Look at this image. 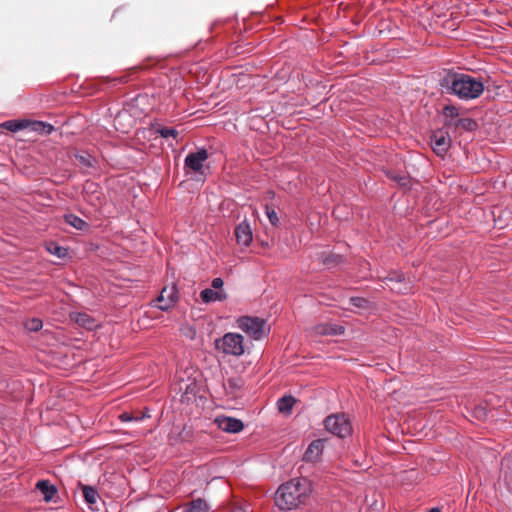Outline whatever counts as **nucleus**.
Instances as JSON below:
<instances>
[{
  "instance_id": "obj_25",
  "label": "nucleus",
  "mask_w": 512,
  "mask_h": 512,
  "mask_svg": "<svg viewBox=\"0 0 512 512\" xmlns=\"http://www.w3.org/2000/svg\"><path fill=\"white\" fill-rule=\"evenodd\" d=\"M30 125L29 121L23 120H9L2 124L4 128H6L9 131L12 132H18L20 130H23L24 128L28 127Z\"/></svg>"
},
{
  "instance_id": "obj_11",
  "label": "nucleus",
  "mask_w": 512,
  "mask_h": 512,
  "mask_svg": "<svg viewBox=\"0 0 512 512\" xmlns=\"http://www.w3.org/2000/svg\"><path fill=\"white\" fill-rule=\"evenodd\" d=\"M216 422L221 430L228 433H239L244 428L241 420L232 417H218Z\"/></svg>"
},
{
  "instance_id": "obj_15",
  "label": "nucleus",
  "mask_w": 512,
  "mask_h": 512,
  "mask_svg": "<svg viewBox=\"0 0 512 512\" xmlns=\"http://www.w3.org/2000/svg\"><path fill=\"white\" fill-rule=\"evenodd\" d=\"M72 319L79 326L84 327L88 330H93L98 326L96 320L85 312H77L72 314Z\"/></svg>"
},
{
  "instance_id": "obj_4",
  "label": "nucleus",
  "mask_w": 512,
  "mask_h": 512,
  "mask_svg": "<svg viewBox=\"0 0 512 512\" xmlns=\"http://www.w3.org/2000/svg\"><path fill=\"white\" fill-rule=\"evenodd\" d=\"M215 348L225 355L240 357L244 354V338L241 334L228 332L215 340Z\"/></svg>"
},
{
  "instance_id": "obj_22",
  "label": "nucleus",
  "mask_w": 512,
  "mask_h": 512,
  "mask_svg": "<svg viewBox=\"0 0 512 512\" xmlns=\"http://www.w3.org/2000/svg\"><path fill=\"white\" fill-rule=\"evenodd\" d=\"M147 418H150L147 410L136 415L130 412H123L119 415V420L121 422H141Z\"/></svg>"
},
{
  "instance_id": "obj_12",
  "label": "nucleus",
  "mask_w": 512,
  "mask_h": 512,
  "mask_svg": "<svg viewBox=\"0 0 512 512\" xmlns=\"http://www.w3.org/2000/svg\"><path fill=\"white\" fill-rule=\"evenodd\" d=\"M235 237L238 244L248 246L252 241V229L250 224L244 220L235 228Z\"/></svg>"
},
{
  "instance_id": "obj_24",
  "label": "nucleus",
  "mask_w": 512,
  "mask_h": 512,
  "mask_svg": "<svg viewBox=\"0 0 512 512\" xmlns=\"http://www.w3.org/2000/svg\"><path fill=\"white\" fill-rule=\"evenodd\" d=\"M30 125L32 127V130L43 135H50L54 131V126L45 123L43 121H33L30 122Z\"/></svg>"
},
{
  "instance_id": "obj_32",
  "label": "nucleus",
  "mask_w": 512,
  "mask_h": 512,
  "mask_svg": "<svg viewBox=\"0 0 512 512\" xmlns=\"http://www.w3.org/2000/svg\"><path fill=\"white\" fill-rule=\"evenodd\" d=\"M350 302L353 306L358 308H364L367 304V300L361 297H351Z\"/></svg>"
},
{
  "instance_id": "obj_26",
  "label": "nucleus",
  "mask_w": 512,
  "mask_h": 512,
  "mask_svg": "<svg viewBox=\"0 0 512 512\" xmlns=\"http://www.w3.org/2000/svg\"><path fill=\"white\" fill-rule=\"evenodd\" d=\"M322 262L328 268L335 267L343 262V257L338 254L328 253L322 255Z\"/></svg>"
},
{
  "instance_id": "obj_34",
  "label": "nucleus",
  "mask_w": 512,
  "mask_h": 512,
  "mask_svg": "<svg viewBox=\"0 0 512 512\" xmlns=\"http://www.w3.org/2000/svg\"><path fill=\"white\" fill-rule=\"evenodd\" d=\"M389 177L398 182L401 186H406L409 183V180L406 176H395L393 174H389Z\"/></svg>"
},
{
  "instance_id": "obj_19",
  "label": "nucleus",
  "mask_w": 512,
  "mask_h": 512,
  "mask_svg": "<svg viewBox=\"0 0 512 512\" xmlns=\"http://www.w3.org/2000/svg\"><path fill=\"white\" fill-rule=\"evenodd\" d=\"M65 222L79 231H87L89 224L74 214H66L64 216Z\"/></svg>"
},
{
  "instance_id": "obj_33",
  "label": "nucleus",
  "mask_w": 512,
  "mask_h": 512,
  "mask_svg": "<svg viewBox=\"0 0 512 512\" xmlns=\"http://www.w3.org/2000/svg\"><path fill=\"white\" fill-rule=\"evenodd\" d=\"M228 386L232 391L240 389L242 386V380L239 378H230L228 380Z\"/></svg>"
},
{
  "instance_id": "obj_5",
  "label": "nucleus",
  "mask_w": 512,
  "mask_h": 512,
  "mask_svg": "<svg viewBox=\"0 0 512 512\" xmlns=\"http://www.w3.org/2000/svg\"><path fill=\"white\" fill-rule=\"evenodd\" d=\"M324 427L329 433L339 438H346L352 433L350 419L344 413L331 414L327 416L324 420Z\"/></svg>"
},
{
  "instance_id": "obj_23",
  "label": "nucleus",
  "mask_w": 512,
  "mask_h": 512,
  "mask_svg": "<svg viewBox=\"0 0 512 512\" xmlns=\"http://www.w3.org/2000/svg\"><path fill=\"white\" fill-rule=\"evenodd\" d=\"M452 127L456 129L459 128L464 131H473L477 128V123L471 118H459L455 121Z\"/></svg>"
},
{
  "instance_id": "obj_35",
  "label": "nucleus",
  "mask_w": 512,
  "mask_h": 512,
  "mask_svg": "<svg viewBox=\"0 0 512 512\" xmlns=\"http://www.w3.org/2000/svg\"><path fill=\"white\" fill-rule=\"evenodd\" d=\"M223 280L221 278H214L211 282V289L215 290V291H219V290H222V287H223Z\"/></svg>"
},
{
  "instance_id": "obj_13",
  "label": "nucleus",
  "mask_w": 512,
  "mask_h": 512,
  "mask_svg": "<svg viewBox=\"0 0 512 512\" xmlns=\"http://www.w3.org/2000/svg\"><path fill=\"white\" fill-rule=\"evenodd\" d=\"M314 331L318 335H342L345 328L335 323H320L314 327Z\"/></svg>"
},
{
  "instance_id": "obj_1",
  "label": "nucleus",
  "mask_w": 512,
  "mask_h": 512,
  "mask_svg": "<svg viewBox=\"0 0 512 512\" xmlns=\"http://www.w3.org/2000/svg\"><path fill=\"white\" fill-rule=\"evenodd\" d=\"M312 493V483L307 478H293L279 486L275 505L282 511L298 509L307 504Z\"/></svg>"
},
{
  "instance_id": "obj_30",
  "label": "nucleus",
  "mask_w": 512,
  "mask_h": 512,
  "mask_svg": "<svg viewBox=\"0 0 512 512\" xmlns=\"http://www.w3.org/2000/svg\"><path fill=\"white\" fill-rule=\"evenodd\" d=\"M158 133L163 138L173 137L176 138L178 136V131L174 128L161 127L158 129Z\"/></svg>"
},
{
  "instance_id": "obj_29",
  "label": "nucleus",
  "mask_w": 512,
  "mask_h": 512,
  "mask_svg": "<svg viewBox=\"0 0 512 512\" xmlns=\"http://www.w3.org/2000/svg\"><path fill=\"white\" fill-rule=\"evenodd\" d=\"M47 249L52 255L59 258H64L67 255V249L55 243H51Z\"/></svg>"
},
{
  "instance_id": "obj_21",
  "label": "nucleus",
  "mask_w": 512,
  "mask_h": 512,
  "mask_svg": "<svg viewBox=\"0 0 512 512\" xmlns=\"http://www.w3.org/2000/svg\"><path fill=\"white\" fill-rule=\"evenodd\" d=\"M296 400L293 396H283L277 402L279 412L283 414H290Z\"/></svg>"
},
{
  "instance_id": "obj_27",
  "label": "nucleus",
  "mask_w": 512,
  "mask_h": 512,
  "mask_svg": "<svg viewBox=\"0 0 512 512\" xmlns=\"http://www.w3.org/2000/svg\"><path fill=\"white\" fill-rule=\"evenodd\" d=\"M83 497L89 505H93L97 502L99 497L98 492L91 486H83L82 488Z\"/></svg>"
},
{
  "instance_id": "obj_18",
  "label": "nucleus",
  "mask_w": 512,
  "mask_h": 512,
  "mask_svg": "<svg viewBox=\"0 0 512 512\" xmlns=\"http://www.w3.org/2000/svg\"><path fill=\"white\" fill-rule=\"evenodd\" d=\"M209 509L210 507L204 499L197 498L187 503L183 512H209Z\"/></svg>"
},
{
  "instance_id": "obj_7",
  "label": "nucleus",
  "mask_w": 512,
  "mask_h": 512,
  "mask_svg": "<svg viewBox=\"0 0 512 512\" xmlns=\"http://www.w3.org/2000/svg\"><path fill=\"white\" fill-rule=\"evenodd\" d=\"M385 287H388L392 292L399 294H406L411 290L410 283L406 282L404 276L400 272H391L383 279Z\"/></svg>"
},
{
  "instance_id": "obj_20",
  "label": "nucleus",
  "mask_w": 512,
  "mask_h": 512,
  "mask_svg": "<svg viewBox=\"0 0 512 512\" xmlns=\"http://www.w3.org/2000/svg\"><path fill=\"white\" fill-rule=\"evenodd\" d=\"M443 115L445 116L446 118V121H445V126L447 127H452V125L455 123V121L458 118L459 116V110L456 106L454 105H446L444 108H443Z\"/></svg>"
},
{
  "instance_id": "obj_31",
  "label": "nucleus",
  "mask_w": 512,
  "mask_h": 512,
  "mask_svg": "<svg viewBox=\"0 0 512 512\" xmlns=\"http://www.w3.org/2000/svg\"><path fill=\"white\" fill-rule=\"evenodd\" d=\"M266 215L273 226H276L278 224L279 219L274 209L266 207Z\"/></svg>"
},
{
  "instance_id": "obj_8",
  "label": "nucleus",
  "mask_w": 512,
  "mask_h": 512,
  "mask_svg": "<svg viewBox=\"0 0 512 512\" xmlns=\"http://www.w3.org/2000/svg\"><path fill=\"white\" fill-rule=\"evenodd\" d=\"M208 156V151L205 148L191 152L184 160L185 167L196 173L203 174L204 162L208 159Z\"/></svg>"
},
{
  "instance_id": "obj_17",
  "label": "nucleus",
  "mask_w": 512,
  "mask_h": 512,
  "mask_svg": "<svg viewBox=\"0 0 512 512\" xmlns=\"http://www.w3.org/2000/svg\"><path fill=\"white\" fill-rule=\"evenodd\" d=\"M36 488L42 493L43 498L46 502L51 501L57 492L56 487L51 485L47 480L38 481L36 484Z\"/></svg>"
},
{
  "instance_id": "obj_6",
  "label": "nucleus",
  "mask_w": 512,
  "mask_h": 512,
  "mask_svg": "<svg viewBox=\"0 0 512 512\" xmlns=\"http://www.w3.org/2000/svg\"><path fill=\"white\" fill-rule=\"evenodd\" d=\"M178 301V291L176 285L164 287L160 295L156 298L154 306L161 311H168Z\"/></svg>"
},
{
  "instance_id": "obj_2",
  "label": "nucleus",
  "mask_w": 512,
  "mask_h": 512,
  "mask_svg": "<svg viewBox=\"0 0 512 512\" xmlns=\"http://www.w3.org/2000/svg\"><path fill=\"white\" fill-rule=\"evenodd\" d=\"M440 86L447 94L465 101L479 98L484 91V83L481 79L459 72H448L441 79Z\"/></svg>"
},
{
  "instance_id": "obj_10",
  "label": "nucleus",
  "mask_w": 512,
  "mask_h": 512,
  "mask_svg": "<svg viewBox=\"0 0 512 512\" xmlns=\"http://www.w3.org/2000/svg\"><path fill=\"white\" fill-rule=\"evenodd\" d=\"M325 440L324 439H316L313 440L307 447L303 460L306 462H317L324 450Z\"/></svg>"
},
{
  "instance_id": "obj_16",
  "label": "nucleus",
  "mask_w": 512,
  "mask_h": 512,
  "mask_svg": "<svg viewBox=\"0 0 512 512\" xmlns=\"http://www.w3.org/2000/svg\"><path fill=\"white\" fill-rule=\"evenodd\" d=\"M201 300L204 303H211L216 301H224L227 295L223 290L215 291L211 288H206L200 292Z\"/></svg>"
},
{
  "instance_id": "obj_9",
  "label": "nucleus",
  "mask_w": 512,
  "mask_h": 512,
  "mask_svg": "<svg viewBox=\"0 0 512 512\" xmlns=\"http://www.w3.org/2000/svg\"><path fill=\"white\" fill-rule=\"evenodd\" d=\"M431 145L433 151L438 156H443L444 154H446L451 145V139L448 132H444L441 130L434 132L433 135L431 136Z\"/></svg>"
},
{
  "instance_id": "obj_3",
  "label": "nucleus",
  "mask_w": 512,
  "mask_h": 512,
  "mask_svg": "<svg viewBox=\"0 0 512 512\" xmlns=\"http://www.w3.org/2000/svg\"><path fill=\"white\" fill-rule=\"evenodd\" d=\"M237 327L255 341L268 336L270 327L263 318L256 316H241L236 320Z\"/></svg>"
},
{
  "instance_id": "obj_28",
  "label": "nucleus",
  "mask_w": 512,
  "mask_h": 512,
  "mask_svg": "<svg viewBox=\"0 0 512 512\" xmlns=\"http://www.w3.org/2000/svg\"><path fill=\"white\" fill-rule=\"evenodd\" d=\"M24 327L29 332H38L43 327V322L40 318H31L24 322Z\"/></svg>"
},
{
  "instance_id": "obj_14",
  "label": "nucleus",
  "mask_w": 512,
  "mask_h": 512,
  "mask_svg": "<svg viewBox=\"0 0 512 512\" xmlns=\"http://www.w3.org/2000/svg\"><path fill=\"white\" fill-rule=\"evenodd\" d=\"M75 158L78 161L79 165L85 169L87 172L95 171L97 168V161L95 157L90 155L87 152H77L75 154Z\"/></svg>"
}]
</instances>
